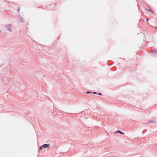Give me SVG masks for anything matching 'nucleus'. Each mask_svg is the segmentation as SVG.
<instances>
[{
  "label": "nucleus",
  "mask_w": 157,
  "mask_h": 157,
  "mask_svg": "<svg viewBox=\"0 0 157 157\" xmlns=\"http://www.w3.org/2000/svg\"><path fill=\"white\" fill-rule=\"evenodd\" d=\"M49 147V144H44L42 146H41L40 147V149L41 150H42V148H45L47 147Z\"/></svg>",
  "instance_id": "obj_1"
},
{
  "label": "nucleus",
  "mask_w": 157,
  "mask_h": 157,
  "mask_svg": "<svg viewBox=\"0 0 157 157\" xmlns=\"http://www.w3.org/2000/svg\"><path fill=\"white\" fill-rule=\"evenodd\" d=\"M117 132H118L121 134H124V133L121 132V131H119V130H117Z\"/></svg>",
  "instance_id": "obj_2"
},
{
  "label": "nucleus",
  "mask_w": 157,
  "mask_h": 157,
  "mask_svg": "<svg viewBox=\"0 0 157 157\" xmlns=\"http://www.w3.org/2000/svg\"><path fill=\"white\" fill-rule=\"evenodd\" d=\"M149 12H150V13H153V14L154 13V12H153L151 10H148Z\"/></svg>",
  "instance_id": "obj_3"
},
{
  "label": "nucleus",
  "mask_w": 157,
  "mask_h": 157,
  "mask_svg": "<svg viewBox=\"0 0 157 157\" xmlns=\"http://www.w3.org/2000/svg\"><path fill=\"white\" fill-rule=\"evenodd\" d=\"M90 93V92H89V91H87L86 92V94H88V93Z\"/></svg>",
  "instance_id": "obj_4"
},
{
  "label": "nucleus",
  "mask_w": 157,
  "mask_h": 157,
  "mask_svg": "<svg viewBox=\"0 0 157 157\" xmlns=\"http://www.w3.org/2000/svg\"><path fill=\"white\" fill-rule=\"evenodd\" d=\"M17 11L18 12H19L20 11V8H19L18 9H17Z\"/></svg>",
  "instance_id": "obj_5"
},
{
  "label": "nucleus",
  "mask_w": 157,
  "mask_h": 157,
  "mask_svg": "<svg viewBox=\"0 0 157 157\" xmlns=\"http://www.w3.org/2000/svg\"><path fill=\"white\" fill-rule=\"evenodd\" d=\"M98 94L100 95H101V93H99Z\"/></svg>",
  "instance_id": "obj_6"
},
{
  "label": "nucleus",
  "mask_w": 157,
  "mask_h": 157,
  "mask_svg": "<svg viewBox=\"0 0 157 157\" xmlns=\"http://www.w3.org/2000/svg\"><path fill=\"white\" fill-rule=\"evenodd\" d=\"M93 93L94 94H96V92H93Z\"/></svg>",
  "instance_id": "obj_7"
},
{
  "label": "nucleus",
  "mask_w": 157,
  "mask_h": 157,
  "mask_svg": "<svg viewBox=\"0 0 157 157\" xmlns=\"http://www.w3.org/2000/svg\"><path fill=\"white\" fill-rule=\"evenodd\" d=\"M147 20V21H148V19H147V20Z\"/></svg>",
  "instance_id": "obj_8"
}]
</instances>
